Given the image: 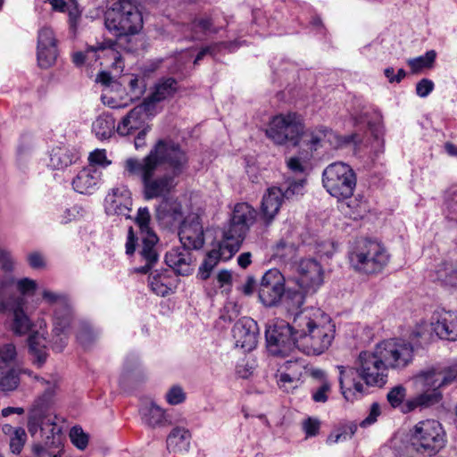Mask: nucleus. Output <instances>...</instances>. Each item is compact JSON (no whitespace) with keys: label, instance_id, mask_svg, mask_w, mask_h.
<instances>
[{"label":"nucleus","instance_id":"nucleus-1","mask_svg":"<svg viewBox=\"0 0 457 457\" xmlns=\"http://www.w3.org/2000/svg\"><path fill=\"white\" fill-rule=\"evenodd\" d=\"M123 167L126 176L141 179L145 200L159 197L163 200L168 199L179 183V177L187 170L188 157L179 144L161 139L145 157L128 158Z\"/></svg>","mask_w":457,"mask_h":457},{"label":"nucleus","instance_id":"nucleus-2","mask_svg":"<svg viewBox=\"0 0 457 457\" xmlns=\"http://www.w3.org/2000/svg\"><path fill=\"white\" fill-rule=\"evenodd\" d=\"M337 369L341 393L349 402L361 398L366 386H382L386 383L388 368L377 346L373 351L360 353L355 368L337 366Z\"/></svg>","mask_w":457,"mask_h":457},{"label":"nucleus","instance_id":"nucleus-3","mask_svg":"<svg viewBox=\"0 0 457 457\" xmlns=\"http://www.w3.org/2000/svg\"><path fill=\"white\" fill-rule=\"evenodd\" d=\"M256 211L246 203L237 204L234 207L228 228L223 233L220 242L213 245L199 268V276L207 279L211 271L220 261H228L238 252L250 227L256 219Z\"/></svg>","mask_w":457,"mask_h":457},{"label":"nucleus","instance_id":"nucleus-4","mask_svg":"<svg viewBox=\"0 0 457 457\" xmlns=\"http://www.w3.org/2000/svg\"><path fill=\"white\" fill-rule=\"evenodd\" d=\"M298 350L307 355H320L331 345L335 325L320 308H304L295 314Z\"/></svg>","mask_w":457,"mask_h":457},{"label":"nucleus","instance_id":"nucleus-5","mask_svg":"<svg viewBox=\"0 0 457 457\" xmlns=\"http://www.w3.org/2000/svg\"><path fill=\"white\" fill-rule=\"evenodd\" d=\"M457 378V371L452 368H430L415 377L416 387L421 392L408 399L403 406V411L409 412L416 408H428L438 403L444 388Z\"/></svg>","mask_w":457,"mask_h":457},{"label":"nucleus","instance_id":"nucleus-6","mask_svg":"<svg viewBox=\"0 0 457 457\" xmlns=\"http://www.w3.org/2000/svg\"><path fill=\"white\" fill-rule=\"evenodd\" d=\"M44 393L37 397L28 411L27 428L34 438L41 441L62 437V428L53 410L56 381L47 383Z\"/></svg>","mask_w":457,"mask_h":457},{"label":"nucleus","instance_id":"nucleus-7","mask_svg":"<svg viewBox=\"0 0 457 457\" xmlns=\"http://www.w3.org/2000/svg\"><path fill=\"white\" fill-rule=\"evenodd\" d=\"M104 25L115 37L137 34L143 28V17L130 0H108Z\"/></svg>","mask_w":457,"mask_h":457},{"label":"nucleus","instance_id":"nucleus-8","mask_svg":"<svg viewBox=\"0 0 457 457\" xmlns=\"http://www.w3.org/2000/svg\"><path fill=\"white\" fill-rule=\"evenodd\" d=\"M258 296L261 303L267 307L277 306L285 297L286 308L288 312L298 310L303 303V293L285 289V278L277 269L266 271L260 282Z\"/></svg>","mask_w":457,"mask_h":457},{"label":"nucleus","instance_id":"nucleus-9","mask_svg":"<svg viewBox=\"0 0 457 457\" xmlns=\"http://www.w3.org/2000/svg\"><path fill=\"white\" fill-rule=\"evenodd\" d=\"M41 296L43 302L53 309V348L61 352L67 345L73 320L71 301L66 294L47 288L42 290Z\"/></svg>","mask_w":457,"mask_h":457},{"label":"nucleus","instance_id":"nucleus-10","mask_svg":"<svg viewBox=\"0 0 457 457\" xmlns=\"http://www.w3.org/2000/svg\"><path fill=\"white\" fill-rule=\"evenodd\" d=\"M349 263L353 269L365 274L380 272L389 262L386 249L378 242L360 239L348 252Z\"/></svg>","mask_w":457,"mask_h":457},{"label":"nucleus","instance_id":"nucleus-11","mask_svg":"<svg viewBox=\"0 0 457 457\" xmlns=\"http://www.w3.org/2000/svg\"><path fill=\"white\" fill-rule=\"evenodd\" d=\"M445 443V433L436 420L419 421L411 431L410 445L412 450L424 456L436 455Z\"/></svg>","mask_w":457,"mask_h":457},{"label":"nucleus","instance_id":"nucleus-12","mask_svg":"<svg viewBox=\"0 0 457 457\" xmlns=\"http://www.w3.org/2000/svg\"><path fill=\"white\" fill-rule=\"evenodd\" d=\"M357 179L353 168L345 162L328 165L322 173V184L328 193L338 200L349 199L356 187Z\"/></svg>","mask_w":457,"mask_h":457},{"label":"nucleus","instance_id":"nucleus-13","mask_svg":"<svg viewBox=\"0 0 457 457\" xmlns=\"http://www.w3.org/2000/svg\"><path fill=\"white\" fill-rule=\"evenodd\" d=\"M305 133L302 118L295 112L274 116L266 129V136L278 145H297L302 139L306 145Z\"/></svg>","mask_w":457,"mask_h":457},{"label":"nucleus","instance_id":"nucleus-14","mask_svg":"<svg viewBox=\"0 0 457 457\" xmlns=\"http://www.w3.org/2000/svg\"><path fill=\"white\" fill-rule=\"evenodd\" d=\"M289 312L293 316L291 323L277 320L266 329L267 347L273 355H287L295 348L298 349V333L295 328V314L297 310Z\"/></svg>","mask_w":457,"mask_h":457},{"label":"nucleus","instance_id":"nucleus-15","mask_svg":"<svg viewBox=\"0 0 457 457\" xmlns=\"http://www.w3.org/2000/svg\"><path fill=\"white\" fill-rule=\"evenodd\" d=\"M151 215L147 207H140L135 219L137 225L139 227L142 234V249L140 255L145 262V264L136 268L138 273L145 274L153 267L158 260V253L155 249V244L158 241L157 236L149 227Z\"/></svg>","mask_w":457,"mask_h":457},{"label":"nucleus","instance_id":"nucleus-16","mask_svg":"<svg viewBox=\"0 0 457 457\" xmlns=\"http://www.w3.org/2000/svg\"><path fill=\"white\" fill-rule=\"evenodd\" d=\"M377 347L388 369L405 368L413 359V346L403 339L385 340L378 344Z\"/></svg>","mask_w":457,"mask_h":457},{"label":"nucleus","instance_id":"nucleus-17","mask_svg":"<svg viewBox=\"0 0 457 457\" xmlns=\"http://www.w3.org/2000/svg\"><path fill=\"white\" fill-rule=\"evenodd\" d=\"M37 289L36 280L29 278L16 279L13 275H3L0 278L1 305L4 303L21 300V303H27L25 296L33 295Z\"/></svg>","mask_w":457,"mask_h":457},{"label":"nucleus","instance_id":"nucleus-18","mask_svg":"<svg viewBox=\"0 0 457 457\" xmlns=\"http://www.w3.org/2000/svg\"><path fill=\"white\" fill-rule=\"evenodd\" d=\"M306 146L311 150H317L319 147L328 144L330 147L337 149L354 142L356 135L342 137L326 127H319L306 131Z\"/></svg>","mask_w":457,"mask_h":457},{"label":"nucleus","instance_id":"nucleus-19","mask_svg":"<svg viewBox=\"0 0 457 457\" xmlns=\"http://www.w3.org/2000/svg\"><path fill=\"white\" fill-rule=\"evenodd\" d=\"M258 335V325L255 320L249 317L239 319L232 328L236 346L245 352H250L256 347Z\"/></svg>","mask_w":457,"mask_h":457},{"label":"nucleus","instance_id":"nucleus-20","mask_svg":"<svg viewBox=\"0 0 457 457\" xmlns=\"http://www.w3.org/2000/svg\"><path fill=\"white\" fill-rule=\"evenodd\" d=\"M297 284L304 291H316L323 282V269L315 259H303L297 265Z\"/></svg>","mask_w":457,"mask_h":457},{"label":"nucleus","instance_id":"nucleus-21","mask_svg":"<svg viewBox=\"0 0 457 457\" xmlns=\"http://www.w3.org/2000/svg\"><path fill=\"white\" fill-rule=\"evenodd\" d=\"M430 325L435 334L441 339L457 340V312L436 309L430 320Z\"/></svg>","mask_w":457,"mask_h":457},{"label":"nucleus","instance_id":"nucleus-22","mask_svg":"<svg viewBox=\"0 0 457 457\" xmlns=\"http://www.w3.org/2000/svg\"><path fill=\"white\" fill-rule=\"evenodd\" d=\"M131 207V193L125 186L113 187L105 196L104 208L109 215H119L130 219Z\"/></svg>","mask_w":457,"mask_h":457},{"label":"nucleus","instance_id":"nucleus-23","mask_svg":"<svg viewBox=\"0 0 457 457\" xmlns=\"http://www.w3.org/2000/svg\"><path fill=\"white\" fill-rule=\"evenodd\" d=\"M57 58V40L49 27H43L37 35V62L41 68L51 67Z\"/></svg>","mask_w":457,"mask_h":457},{"label":"nucleus","instance_id":"nucleus-24","mask_svg":"<svg viewBox=\"0 0 457 457\" xmlns=\"http://www.w3.org/2000/svg\"><path fill=\"white\" fill-rule=\"evenodd\" d=\"M182 246L189 250L200 249L204 244L203 226L198 217L185 220L179 231Z\"/></svg>","mask_w":457,"mask_h":457},{"label":"nucleus","instance_id":"nucleus-25","mask_svg":"<svg viewBox=\"0 0 457 457\" xmlns=\"http://www.w3.org/2000/svg\"><path fill=\"white\" fill-rule=\"evenodd\" d=\"M147 104L143 102L133 108L118 124L117 132L121 136H127L145 127L149 116L154 112Z\"/></svg>","mask_w":457,"mask_h":457},{"label":"nucleus","instance_id":"nucleus-26","mask_svg":"<svg viewBox=\"0 0 457 457\" xmlns=\"http://www.w3.org/2000/svg\"><path fill=\"white\" fill-rule=\"evenodd\" d=\"M166 264L181 276H188L194 270V259L191 250L184 246H176L165 254Z\"/></svg>","mask_w":457,"mask_h":457},{"label":"nucleus","instance_id":"nucleus-27","mask_svg":"<svg viewBox=\"0 0 457 457\" xmlns=\"http://www.w3.org/2000/svg\"><path fill=\"white\" fill-rule=\"evenodd\" d=\"M102 171L94 166H87L80 170L72 179L73 189L82 195H92L98 188Z\"/></svg>","mask_w":457,"mask_h":457},{"label":"nucleus","instance_id":"nucleus-28","mask_svg":"<svg viewBox=\"0 0 457 457\" xmlns=\"http://www.w3.org/2000/svg\"><path fill=\"white\" fill-rule=\"evenodd\" d=\"M283 192L278 187H270L264 194L262 201V220L266 226L270 225L278 214L284 200Z\"/></svg>","mask_w":457,"mask_h":457},{"label":"nucleus","instance_id":"nucleus-29","mask_svg":"<svg viewBox=\"0 0 457 457\" xmlns=\"http://www.w3.org/2000/svg\"><path fill=\"white\" fill-rule=\"evenodd\" d=\"M192 435L185 427H175L166 439L167 450L172 453L185 454L190 448Z\"/></svg>","mask_w":457,"mask_h":457},{"label":"nucleus","instance_id":"nucleus-30","mask_svg":"<svg viewBox=\"0 0 457 457\" xmlns=\"http://www.w3.org/2000/svg\"><path fill=\"white\" fill-rule=\"evenodd\" d=\"M142 422L149 428H160L168 425L165 411L155 403L145 402L139 408Z\"/></svg>","mask_w":457,"mask_h":457},{"label":"nucleus","instance_id":"nucleus-31","mask_svg":"<svg viewBox=\"0 0 457 457\" xmlns=\"http://www.w3.org/2000/svg\"><path fill=\"white\" fill-rule=\"evenodd\" d=\"M156 219L164 227H171L180 222L182 208L176 201L163 199L156 208Z\"/></svg>","mask_w":457,"mask_h":457},{"label":"nucleus","instance_id":"nucleus-32","mask_svg":"<svg viewBox=\"0 0 457 457\" xmlns=\"http://www.w3.org/2000/svg\"><path fill=\"white\" fill-rule=\"evenodd\" d=\"M116 46L112 41H104L102 43H98L96 46H89L86 51L85 54H88L87 56V64L92 66L95 62L101 58L100 53L104 54V55H108L114 60V65L116 68L122 69V62L120 59V54L114 49Z\"/></svg>","mask_w":457,"mask_h":457},{"label":"nucleus","instance_id":"nucleus-33","mask_svg":"<svg viewBox=\"0 0 457 457\" xmlns=\"http://www.w3.org/2000/svg\"><path fill=\"white\" fill-rule=\"evenodd\" d=\"M178 88L177 81L172 78L160 80L154 87V91L144 100L145 104L154 112L155 104L167 97L171 96Z\"/></svg>","mask_w":457,"mask_h":457},{"label":"nucleus","instance_id":"nucleus-34","mask_svg":"<svg viewBox=\"0 0 457 457\" xmlns=\"http://www.w3.org/2000/svg\"><path fill=\"white\" fill-rule=\"evenodd\" d=\"M215 22L216 20L212 14L195 18L191 23L192 39L202 40L203 36L207 32L218 33L220 28L216 27Z\"/></svg>","mask_w":457,"mask_h":457},{"label":"nucleus","instance_id":"nucleus-35","mask_svg":"<svg viewBox=\"0 0 457 457\" xmlns=\"http://www.w3.org/2000/svg\"><path fill=\"white\" fill-rule=\"evenodd\" d=\"M35 457H62L63 445L62 437L41 441L33 445Z\"/></svg>","mask_w":457,"mask_h":457},{"label":"nucleus","instance_id":"nucleus-36","mask_svg":"<svg viewBox=\"0 0 457 457\" xmlns=\"http://www.w3.org/2000/svg\"><path fill=\"white\" fill-rule=\"evenodd\" d=\"M77 159V154L71 149L65 146L56 147L51 152L49 165L53 169L62 170L75 162Z\"/></svg>","mask_w":457,"mask_h":457},{"label":"nucleus","instance_id":"nucleus-37","mask_svg":"<svg viewBox=\"0 0 457 457\" xmlns=\"http://www.w3.org/2000/svg\"><path fill=\"white\" fill-rule=\"evenodd\" d=\"M340 209L345 215L349 216L351 219L358 220L365 216L369 212V205L363 197L351 198L346 202H342Z\"/></svg>","mask_w":457,"mask_h":457},{"label":"nucleus","instance_id":"nucleus-38","mask_svg":"<svg viewBox=\"0 0 457 457\" xmlns=\"http://www.w3.org/2000/svg\"><path fill=\"white\" fill-rule=\"evenodd\" d=\"M28 343L29 352L35 357L34 362L41 366L46 360V337L43 333L36 331L29 337Z\"/></svg>","mask_w":457,"mask_h":457},{"label":"nucleus","instance_id":"nucleus-39","mask_svg":"<svg viewBox=\"0 0 457 457\" xmlns=\"http://www.w3.org/2000/svg\"><path fill=\"white\" fill-rule=\"evenodd\" d=\"M114 128L115 120L108 113L99 115L92 124V131L96 137L101 140L111 137L113 134Z\"/></svg>","mask_w":457,"mask_h":457},{"label":"nucleus","instance_id":"nucleus-40","mask_svg":"<svg viewBox=\"0 0 457 457\" xmlns=\"http://www.w3.org/2000/svg\"><path fill=\"white\" fill-rule=\"evenodd\" d=\"M239 46L237 41L233 42H219L214 43L205 47H203L197 54L196 57L194 60V64H198V62L207 54L212 56H215L217 54L220 53L222 50H228V52H233Z\"/></svg>","mask_w":457,"mask_h":457},{"label":"nucleus","instance_id":"nucleus-41","mask_svg":"<svg viewBox=\"0 0 457 457\" xmlns=\"http://www.w3.org/2000/svg\"><path fill=\"white\" fill-rule=\"evenodd\" d=\"M436 58V53L435 50H429L426 52L424 55H420L415 58L409 59L407 61L413 73H418L423 69H430L433 67L435 60Z\"/></svg>","mask_w":457,"mask_h":457},{"label":"nucleus","instance_id":"nucleus-42","mask_svg":"<svg viewBox=\"0 0 457 457\" xmlns=\"http://www.w3.org/2000/svg\"><path fill=\"white\" fill-rule=\"evenodd\" d=\"M149 287L151 290L160 296L169 294L170 288L168 286L169 278L162 272L155 270L149 276Z\"/></svg>","mask_w":457,"mask_h":457},{"label":"nucleus","instance_id":"nucleus-43","mask_svg":"<svg viewBox=\"0 0 457 457\" xmlns=\"http://www.w3.org/2000/svg\"><path fill=\"white\" fill-rule=\"evenodd\" d=\"M20 383L19 374L16 370L10 369L0 373V390L4 392L13 391Z\"/></svg>","mask_w":457,"mask_h":457},{"label":"nucleus","instance_id":"nucleus-44","mask_svg":"<svg viewBox=\"0 0 457 457\" xmlns=\"http://www.w3.org/2000/svg\"><path fill=\"white\" fill-rule=\"evenodd\" d=\"M18 353L13 344H5L0 347V370L16 363Z\"/></svg>","mask_w":457,"mask_h":457},{"label":"nucleus","instance_id":"nucleus-45","mask_svg":"<svg viewBox=\"0 0 457 457\" xmlns=\"http://www.w3.org/2000/svg\"><path fill=\"white\" fill-rule=\"evenodd\" d=\"M306 183V179L303 177H301L297 179H290L287 180V188L285 192H283V195L285 198L289 199L295 196H300L303 195L304 186Z\"/></svg>","mask_w":457,"mask_h":457},{"label":"nucleus","instance_id":"nucleus-46","mask_svg":"<svg viewBox=\"0 0 457 457\" xmlns=\"http://www.w3.org/2000/svg\"><path fill=\"white\" fill-rule=\"evenodd\" d=\"M287 166L292 173L304 178L308 167V157H302L300 155L291 156L287 161Z\"/></svg>","mask_w":457,"mask_h":457},{"label":"nucleus","instance_id":"nucleus-47","mask_svg":"<svg viewBox=\"0 0 457 457\" xmlns=\"http://www.w3.org/2000/svg\"><path fill=\"white\" fill-rule=\"evenodd\" d=\"M17 267V261L12 253L5 249H0V269L4 275H12Z\"/></svg>","mask_w":457,"mask_h":457},{"label":"nucleus","instance_id":"nucleus-48","mask_svg":"<svg viewBox=\"0 0 457 457\" xmlns=\"http://www.w3.org/2000/svg\"><path fill=\"white\" fill-rule=\"evenodd\" d=\"M164 399L170 405H178L186 401L187 394L182 386L173 385L165 393Z\"/></svg>","mask_w":457,"mask_h":457},{"label":"nucleus","instance_id":"nucleus-49","mask_svg":"<svg viewBox=\"0 0 457 457\" xmlns=\"http://www.w3.org/2000/svg\"><path fill=\"white\" fill-rule=\"evenodd\" d=\"M70 438L71 443L79 450H84L87 446L88 435L79 426L71 428Z\"/></svg>","mask_w":457,"mask_h":457},{"label":"nucleus","instance_id":"nucleus-50","mask_svg":"<svg viewBox=\"0 0 457 457\" xmlns=\"http://www.w3.org/2000/svg\"><path fill=\"white\" fill-rule=\"evenodd\" d=\"M27 441V434L23 428H17L15 434L10 437V449L12 453L19 454Z\"/></svg>","mask_w":457,"mask_h":457},{"label":"nucleus","instance_id":"nucleus-51","mask_svg":"<svg viewBox=\"0 0 457 457\" xmlns=\"http://www.w3.org/2000/svg\"><path fill=\"white\" fill-rule=\"evenodd\" d=\"M98 337V332L89 325H83L77 334V339L84 347L89 346Z\"/></svg>","mask_w":457,"mask_h":457},{"label":"nucleus","instance_id":"nucleus-52","mask_svg":"<svg viewBox=\"0 0 457 457\" xmlns=\"http://www.w3.org/2000/svg\"><path fill=\"white\" fill-rule=\"evenodd\" d=\"M300 378L293 377L292 374H288L282 370L278 378V386L285 391L289 392L291 389L296 388L301 384Z\"/></svg>","mask_w":457,"mask_h":457},{"label":"nucleus","instance_id":"nucleus-53","mask_svg":"<svg viewBox=\"0 0 457 457\" xmlns=\"http://www.w3.org/2000/svg\"><path fill=\"white\" fill-rule=\"evenodd\" d=\"M283 370L288 374H292L293 377H296L302 379L305 373V364L303 361L295 360L287 361L282 367Z\"/></svg>","mask_w":457,"mask_h":457},{"label":"nucleus","instance_id":"nucleus-54","mask_svg":"<svg viewBox=\"0 0 457 457\" xmlns=\"http://www.w3.org/2000/svg\"><path fill=\"white\" fill-rule=\"evenodd\" d=\"M83 215V208L78 204L66 208L61 214V223L67 224Z\"/></svg>","mask_w":457,"mask_h":457},{"label":"nucleus","instance_id":"nucleus-55","mask_svg":"<svg viewBox=\"0 0 457 457\" xmlns=\"http://www.w3.org/2000/svg\"><path fill=\"white\" fill-rule=\"evenodd\" d=\"M89 165L94 166L100 165L102 167H107L111 162L107 160L106 152L104 149H96L90 153L88 156Z\"/></svg>","mask_w":457,"mask_h":457},{"label":"nucleus","instance_id":"nucleus-56","mask_svg":"<svg viewBox=\"0 0 457 457\" xmlns=\"http://www.w3.org/2000/svg\"><path fill=\"white\" fill-rule=\"evenodd\" d=\"M29 265L35 270L44 269L46 262L44 254L39 251H33L27 255Z\"/></svg>","mask_w":457,"mask_h":457},{"label":"nucleus","instance_id":"nucleus-57","mask_svg":"<svg viewBox=\"0 0 457 457\" xmlns=\"http://www.w3.org/2000/svg\"><path fill=\"white\" fill-rule=\"evenodd\" d=\"M405 397V388L403 386H397L392 388L387 394V400L393 407L399 406Z\"/></svg>","mask_w":457,"mask_h":457},{"label":"nucleus","instance_id":"nucleus-58","mask_svg":"<svg viewBox=\"0 0 457 457\" xmlns=\"http://www.w3.org/2000/svg\"><path fill=\"white\" fill-rule=\"evenodd\" d=\"M355 431H356V426L352 425L349 427V431H347L345 429L343 432H333L328 436V437L327 439V443L331 445V444H336V443H338L341 441H345L348 438H351L352 436L355 433Z\"/></svg>","mask_w":457,"mask_h":457},{"label":"nucleus","instance_id":"nucleus-59","mask_svg":"<svg viewBox=\"0 0 457 457\" xmlns=\"http://www.w3.org/2000/svg\"><path fill=\"white\" fill-rule=\"evenodd\" d=\"M434 89V82L428 79H420L416 85V94L427 97Z\"/></svg>","mask_w":457,"mask_h":457},{"label":"nucleus","instance_id":"nucleus-60","mask_svg":"<svg viewBox=\"0 0 457 457\" xmlns=\"http://www.w3.org/2000/svg\"><path fill=\"white\" fill-rule=\"evenodd\" d=\"M303 429L307 436H314L319 432L320 422L315 419L309 418L303 421Z\"/></svg>","mask_w":457,"mask_h":457},{"label":"nucleus","instance_id":"nucleus-61","mask_svg":"<svg viewBox=\"0 0 457 457\" xmlns=\"http://www.w3.org/2000/svg\"><path fill=\"white\" fill-rule=\"evenodd\" d=\"M330 390V385L323 382L322 385L312 393V399L316 403H325L328 400V392Z\"/></svg>","mask_w":457,"mask_h":457},{"label":"nucleus","instance_id":"nucleus-62","mask_svg":"<svg viewBox=\"0 0 457 457\" xmlns=\"http://www.w3.org/2000/svg\"><path fill=\"white\" fill-rule=\"evenodd\" d=\"M379 414H380L379 405L377 403H374L370 407V411L368 417L365 418L360 423V426L365 428L367 426L373 424L377 420V418L378 417Z\"/></svg>","mask_w":457,"mask_h":457},{"label":"nucleus","instance_id":"nucleus-63","mask_svg":"<svg viewBox=\"0 0 457 457\" xmlns=\"http://www.w3.org/2000/svg\"><path fill=\"white\" fill-rule=\"evenodd\" d=\"M139 367L140 362L137 357L131 356L127 358L123 367L122 377L126 378L129 373L137 370Z\"/></svg>","mask_w":457,"mask_h":457},{"label":"nucleus","instance_id":"nucleus-64","mask_svg":"<svg viewBox=\"0 0 457 457\" xmlns=\"http://www.w3.org/2000/svg\"><path fill=\"white\" fill-rule=\"evenodd\" d=\"M294 245L287 244L284 240H280L275 246V254L279 257H286L287 254L292 253Z\"/></svg>","mask_w":457,"mask_h":457}]
</instances>
